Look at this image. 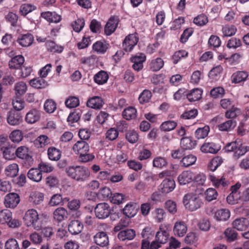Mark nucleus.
Masks as SVG:
<instances>
[{
    "instance_id": "nucleus-27",
    "label": "nucleus",
    "mask_w": 249,
    "mask_h": 249,
    "mask_svg": "<svg viewBox=\"0 0 249 249\" xmlns=\"http://www.w3.org/2000/svg\"><path fill=\"white\" fill-rule=\"evenodd\" d=\"M27 176L30 179L36 182L40 181L42 178L41 172L39 168L30 169L27 173Z\"/></svg>"
},
{
    "instance_id": "nucleus-21",
    "label": "nucleus",
    "mask_w": 249,
    "mask_h": 249,
    "mask_svg": "<svg viewBox=\"0 0 249 249\" xmlns=\"http://www.w3.org/2000/svg\"><path fill=\"white\" fill-rule=\"evenodd\" d=\"M109 78V75L105 71L101 70L95 74L93 79L95 83L98 85H103L106 83Z\"/></svg>"
},
{
    "instance_id": "nucleus-54",
    "label": "nucleus",
    "mask_w": 249,
    "mask_h": 249,
    "mask_svg": "<svg viewBox=\"0 0 249 249\" xmlns=\"http://www.w3.org/2000/svg\"><path fill=\"white\" fill-rule=\"evenodd\" d=\"M240 114V110L234 106H232V107L227 111L225 113V117L227 119H234L238 116Z\"/></svg>"
},
{
    "instance_id": "nucleus-19",
    "label": "nucleus",
    "mask_w": 249,
    "mask_h": 249,
    "mask_svg": "<svg viewBox=\"0 0 249 249\" xmlns=\"http://www.w3.org/2000/svg\"><path fill=\"white\" fill-rule=\"evenodd\" d=\"M93 52L99 54H104L108 49V44L105 41H98L92 45Z\"/></svg>"
},
{
    "instance_id": "nucleus-12",
    "label": "nucleus",
    "mask_w": 249,
    "mask_h": 249,
    "mask_svg": "<svg viewBox=\"0 0 249 249\" xmlns=\"http://www.w3.org/2000/svg\"><path fill=\"white\" fill-rule=\"evenodd\" d=\"M175 186L176 184L174 180L169 178L164 179L160 185L162 193L165 194L173 191Z\"/></svg>"
},
{
    "instance_id": "nucleus-57",
    "label": "nucleus",
    "mask_w": 249,
    "mask_h": 249,
    "mask_svg": "<svg viewBox=\"0 0 249 249\" xmlns=\"http://www.w3.org/2000/svg\"><path fill=\"white\" fill-rule=\"evenodd\" d=\"M12 105L16 110L19 111L24 107L25 103L20 97L16 96L13 100Z\"/></svg>"
},
{
    "instance_id": "nucleus-20",
    "label": "nucleus",
    "mask_w": 249,
    "mask_h": 249,
    "mask_svg": "<svg viewBox=\"0 0 249 249\" xmlns=\"http://www.w3.org/2000/svg\"><path fill=\"white\" fill-rule=\"evenodd\" d=\"M22 120L20 114L15 111L9 112L7 118L8 123L11 125H15L19 124Z\"/></svg>"
},
{
    "instance_id": "nucleus-32",
    "label": "nucleus",
    "mask_w": 249,
    "mask_h": 249,
    "mask_svg": "<svg viewBox=\"0 0 249 249\" xmlns=\"http://www.w3.org/2000/svg\"><path fill=\"white\" fill-rule=\"evenodd\" d=\"M19 167L18 164L14 163L8 165L4 170V173L6 176L14 178L18 174Z\"/></svg>"
},
{
    "instance_id": "nucleus-5",
    "label": "nucleus",
    "mask_w": 249,
    "mask_h": 249,
    "mask_svg": "<svg viewBox=\"0 0 249 249\" xmlns=\"http://www.w3.org/2000/svg\"><path fill=\"white\" fill-rule=\"evenodd\" d=\"M25 160L29 164L33 163V159L30 154L29 149L26 146H20L16 150V157Z\"/></svg>"
},
{
    "instance_id": "nucleus-41",
    "label": "nucleus",
    "mask_w": 249,
    "mask_h": 249,
    "mask_svg": "<svg viewBox=\"0 0 249 249\" xmlns=\"http://www.w3.org/2000/svg\"><path fill=\"white\" fill-rule=\"evenodd\" d=\"M30 85L36 89L44 88L47 86V82L43 78H35L30 80Z\"/></svg>"
},
{
    "instance_id": "nucleus-11",
    "label": "nucleus",
    "mask_w": 249,
    "mask_h": 249,
    "mask_svg": "<svg viewBox=\"0 0 249 249\" xmlns=\"http://www.w3.org/2000/svg\"><path fill=\"white\" fill-rule=\"evenodd\" d=\"M139 207L136 203L130 202L127 204L123 209V213L127 218H133L138 211Z\"/></svg>"
},
{
    "instance_id": "nucleus-2",
    "label": "nucleus",
    "mask_w": 249,
    "mask_h": 249,
    "mask_svg": "<svg viewBox=\"0 0 249 249\" xmlns=\"http://www.w3.org/2000/svg\"><path fill=\"white\" fill-rule=\"evenodd\" d=\"M183 204L186 209L194 211L200 208L203 204L201 199L196 194L189 193L183 197Z\"/></svg>"
},
{
    "instance_id": "nucleus-18",
    "label": "nucleus",
    "mask_w": 249,
    "mask_h": 249,
    "mask_svg": "<svg viewBox=\"0 0 249 249\" xmlns=\"http://www.w3.org/2000/svg\"><path fill=\"white\" fill-rule=\"evenodd\" d=\"M95 243L101 247H105L108 244V238L104 231L97 233L94 236Z\"/></svg>"
},
{
    "instance_id": "nucleus-26",
    "label": "nucleus",
    "mask_w": 249,
    "mask_h": 249,
    "mask_svg": "<svg viewBox=\"0 0 249 249\" xmlns=\"http://www.w3.org/2000/svg\"><path fill=\"white\" fill-rule=\"evenodd\" d=\"M83 228V224L78 220H72L69 225V231L73 234L79 233Z\"/></svg>"
},
{
    "instance_id": "nucleus-42",
    "label": "nucleus",
    "mask_w": 249,
    "mask_h": 249,
    "mask_svg": "<svg viewBox=\"0 0 249 249\" xmlns=\"http://www.w3.org/2000/svg\"><path fill=\"white\" fill-rule=\"evenodd\" d=\"M164 65L163 60L160 57L152 60L150 63V68L153 71H158Z\"/></svg>"
},
{
    "instance_id": "nucleus-22",
    "label": "nucleus",
    "mask_w": 249,
    "mask_h": 249,
    "mask_svg": "<svg viewBox=\"0 0 249 249\" xmlns=\"http://www.w3.org/2000/svg\"><path fill=\"white\" fill-rule=\"evenodd\" d=\"M173 231L175 235L182 237L186 233L187 227L183 221L177 222L174 227Z\"/></svg>"
},
{
    "instance_id": "nucleus-6",
    "label": "nucleus",
    "mask_w": 249,
    "mask_h": 249,
    "mask_svg": "<svg viewBox=\"0 0 249 249\" xmlns=\"http://www.w3.org/2000/svg\"><path fill=\"white\" fill-rule=\"evenodd\" d=\"M20 201L18 195L11 193L7 194L4 198V204L6 207L15 208Z\"/></svg>"
},
{
    "instance_id": "nucleus-15",
    "label": "nucleus",
    "mask_w": 249,
    "mask_h": 249,
    "mask_svg": "<svg viewBox=\"0 0 249 249\" xmlns=\"http://www.w3.org/2000/svg\"><path fill=\"white\" fill-rule=\"evenodd\" d=\"M209 179L212 183V185L217 188L221 186L225 187L228 185V182L226 181L225 178L224 177L219 178L212 174L209 175Z\"/></svg>"
},
{
    "instance_id": "nucleus-14",
    "label": "nucleus",
    "mask_w": 249,
    "mask_h": 249,
    "mask_svg": "<svg viewBox=\"0 0 249 249\" xmlns=\"http://www.w3.org/2000/svg\"><path fill=\"white\" fill-rule=\"evenodd\" d=\"M34 41L33 35L27 33L21 35L18 39V43L23 47H27L31 46Z\"/></svg>"
},
{
    "instance_id": "nucleus-25",
    "label": "nucleus",
    "mask_w": 249,
    "mask_h": 249,
    "mask_svg": "<svg viewBox=\"0 0 249 249\" xmlns=\"http://www.w3.org/2000/svg\"><path fill=\"white\" fill-rule=\"evenodd\" d=\"M234 228L239 231L246 230L249 226V221L248 219H235L232 222Z\"/></svg>"
},
{
    "instance_id": "nucleus-30",
    "label": "nucleus",
    "mask_w": 249,
    "mask_h": 249,
    "mask_svg": "<svg viewBox=\"0 0 249 249\" xmlns=\"http://www.w3.org/2000/svg\"><path fill=\"white\" fill-rule=\"evenodd\" d=\"M103 105L102 98L100 96H94L89 99L87 102V106L94 109H100Z\"/></svg>"
},
{
    "instance_id": "nucleus-13",
    "label": "nucleus",
    "mask_w": 249,
    "mask_h": 249,
    "mask_svg": "<svg viewBox=\"0 0 249 249\" xmlns=\"http://www.w3.org/2000/svg\"><path fill=\"white\" fill-rule=\"evenodd\" d=\"M194 174L191 171H184L178 176V179L180 185H185L193 181Z\"/></svg>"
},
{
    "instance_id": "nucleus-55",
    "label": "nucleus",
    "mask_w": 249,
    "mask_h": 249,
    "mask_svg": "<svg viewBox=\"0 0 249 249\" xmlns=\"http://www.w3.org/2000/svg\"><path fill=\"white\" fill-rule=\"evenodd\" d=\"M125 138L130 143H134L137 142L139 135L135 130H129L126 133Z\"/></svg>"
},
{
    "instance_id": "nucleus-10",
    "label": "nucleus",
    "mask_w": 249,
    "mask_h": 249,
    "mask_svg": "<svg viewBox=\"0 0 249 249\" xmlns=\"http://www.w3.org/2000/svg\"><path fill=\"white\" fill-rule=\"evenodd\" d=\"M249 73L246 71H238L232 73L231 76V81L233 84L244 83L249 77Z\"/></svg>"
},
{
    "instance_id": "nucleus-58",
    "label": "nucleus",
    "mask_w": 249,
    "mask_h": 249,
    "mask_svg": "<svg viewBox=\"0 0 249 249\" xmlns=\"http://www.w3.org/2000/svg\"><path fill=\"white\" fill-rule=\"evenodd\" d=\"M193 22L197 26H202L208 23V19L205 15L202 14L195 18Z\"/></svg>"
},
{
    "instance_id": "nucleus-24",
    "label": "nucleus",
    "mask_w": 249,
    "mask_h": 249,
    "mask_svg": "<svg viewBox=\"0 0 249 249\" xmlns=\"http://www.w3.org/2000/svg\"><path fill=\"white\" fill-rule=\"evenodd\" d=\"M135 236V231L132 229L121 231L118 234V237L121 241L132 240Z\"/></svg>"
},
{
    "instance_id": "nucleus-46",
    "label": "nucleus",
    "mask_w": 249,
    "mask_h": 249,
    "mask_svg": "<svg viewBox=\"0 0 249 249\" xmlns=\"http://www.w3.org/2000/svg\"><path fill=\"white\" fill-rule=\"evenodd\" d=\"M177 126V123L174 121H167L163 122L160 126L161 130L164 132H168L174 129Z\"/></svg>"
},
{
    "instance_id": "nucleus-60",
    "label": "nucleus",
    "mask_w": 249,
    "mask_h": 249,
    "mask_svg": "<svg viewBox=\"0 0 249 249\" xmlns=\"http://www.w3.org/2000/svg\"><path fill=\"white\" fill-rule=\"evenodd\" d=\"M169 237L168 233L164 231H158L156 235V241L160 244H164L168 240Z\"/></svg>"
},
{
    "instance_id": "nucleus-3",
    "label": "nucleus",
    "mask_w": 249,
    "mask_h": 249,
    "mask_svg": "<svg viewBox=\"0 0 249 249\" xmlns=\"http://www.w3.org/2000/svg\"><path fill=\"white\" fill-rule=\"evenodd\" d=\"M139 41V37L136 34H129L127 36L123 42V47L126 52H130L137 45Z\"/></svg>"
},
{
    "instance_id": "nucleus-43",
    "label": "nucleus",
    "mask_w": 249,
    "mask_h": 249,
    "mask_svg": "<svg viewBox=\"0 0 249 249\" xmlns=\"http://www.w3.org/2000/svg\"><path fill=\"white\" fill-rule=\"evenodd\" d=\"M210 132V127L208 125H205L202 127L198 128L195 131V135L197 139H204Z\"/></svg>"
},
{
    "instance_id": "nucleus-9",
    "label": "nucleus",
    "mask_w": 249,
    "mask_h": 249,
    "mask_svg": "<svg viewBox=\"0 0 249 249\" xmlns=\"http://www.w3.org/2000/svg\"><path fill=\"white\" fill-rule=\"evenodd\" d=\"M207 213L214 218H230L231 216V212L228 209L214 210L210 208L207 210Z\"/></svg>"
},
{
    "instance_id": "nucleus-51",
    "label": "nucleus",
    "mask_w": 249,
    "mask_h": 249,
    "mask_svg": "<svg viewBox=\"0 0 249 249\" xmlns=\"http://www.w3.org/2000/svg\"><path fill=\"white\" fill-rule=\"evenodd\" d=\"M196 160V157L193 155L190 154L184 157L181 160V162L184 167H187L194 164Z\"/></svg>"
},
{
    "instance_id": "nucleus-1",
    "label": "nucleus",
    "mask_w": 249,
    "mask_h": 249,
    "mask_svg": "<svg viewBox=\"0 0 249 249\" xmlns=\"http://www.w3.org/2000/svg\"><path fill=\"white\" fill-rule=\"evenodd\" d=\"M67 175L78 182H84L87 180L90 175L89 169L84 166H69L66 167Z\"/></svg>"
},
{
    "instance_id": "nucleus-61",
    "label": "nucleus",
    "mask_w": 249,
    "mask_h": 249,
    "mask_svg": "<svg viewBox=\"0 0 249 249\" xmlns=\"http://www.w3.org/2000/svg\"><path fill=\"white\" fill-rule=\"evenodd\" d=\"M217 195L218 193L215 189L209 188L205 192V199L208 201H211L216 199Z\"/></svg>"
},
{
    "instance_id": "nucleus-59",
    "label": "nucleus",
    "mask_w": 249,
    "mask_h": 249,
    "mask_svg": "<svg viewBox=\"0 0 249 249\" xmlns=\"http://www.w3.org/2000/svg\"><path fill=\"white\" fill-rule=\"evenodd\" d=\"M80 62L89 66H93L97 61V57L95 55H91L88 57H83L80 59Z\"/></svg>"
},
{
    "instance_id": "nucleus-44",
    "label": "nucleus",
    "mask_w": 249,
    "mask_h": 249,
    "mask_svg": "<svg viewBox=\"0 0 249 249\" xmlns=\"http://www.w3.org/2000/svg\"><path fill=\"white\" fill-rule=\"evenodd\" d=\"M222 71V67L221 65H217L210 71L209 77L213 80H217L219 79Z\"/></svg>"
},
{
    "instance_id": "nucleus-62",
    "label": "nucleus",
    "mask_w": 249,
    "mask_h": 249,
    "mask_svg": "<svg viewBox=\"0 0 249 249\" xmlns=\"http://www.w3.org/2000/svg\"><path fill=\"white\" fill-rule=\"evenodd\" d=\"M225 236L228 241L232 242L237 238L238 233L234 230L231 228H227L224 232Z\"/></svg>"
},
{
    "instance_id": "nucleus-16",
    "label": "nucleus",
    "mask_w": 249,
    "mask_h": 249,
    "mask_svg": "<svg viewBox=\"0 0 249 249\" xmlns=\"http://www.w3.org/2000/svg\"><path fill=\"white\" fill-rule=\"evenodd\" d=\"M118 24V20L115 17H111L105 27V33L107 36L111 35L116 30Z\"/></svg>"
},
{
    "instance_id": "nucleus-45",
    "label": "nucleus",
    "mask_w": 249,
    "mask_h": 249,
    "mask_svg": "<svg viewBox=\"0 0 249 249\" xmlns=\"http://www.w3.org/2000/svg\"><path fill=\"white\" fill-rule=\"evenodd\" d=\"M45 45L47 50L53 53H60L64 50L62 46L57 45L53 41H47Z\"/></svg>"
},
{
    "instance_id": "nucleus-34",
    "label": "nucleus",
    "mask_w": 249,
    "mask_h": 249,
    "mask_svg": "<svg viewBox=\"0 0 249 249\" xmlns=\"http://www.w3.org/2000/svg\"><path fill=\"white\" fill-rule=\"evenodd\" d=\"M25 223L28 227H32L37 231L40 230L42 227V221L41 219H24Z\"/></svg>"
},
{
    "instance_id": "nucleus-49",
    "label": "nucleus",
    "mask_w": 249,
    "mask_h": 249,
    "mask_svg": "<svg viewBox=\"0 0 249 249\" xmlns=\"http://www.w3.org/2000/svg\"><path fill=\"white\" fill-rule=\"evenodd\" d=\"M10 140L14 143L19 142L23 139V134L19 130H13L9 135Z\"/></svg>"
},
{
    "instance_id": "nucleus-7",
    "label": "nucleus",
    "mask_w": 249,
    "mask_h": 249,
    "mask_svg": "<svg viewBox=\"0 0 249 249\" xmlns=\"http://www.w3.org/2000/svg\"><path fill=\"white\" fill-rule=\"evenodd\" d=\"M220 148L221 147L219 144L206 141L201 146L200 150L205 153L216 154L220 150Z\"/></svg>"
},
{
    "instance_id": "nucleus-17",
    "label": "nucleus",
    "mask_w": 249,
    "mask_h": 249,
    "mask_svg": "<svg viewBox=\"0 0 249 249\" xmlns=\"http://www.w3.org/2000/svg\"><path fill=\"white\" fill-rule=\"evenodd\" d=\"M40 115L41 113L39 110L32 109L26 114L25 120L29 124H34L39 120Z\"/></svg>"
},
{
    "instance_id": "nucleus-53",
    "label": "nucleus",
    "mask_w": 249,
    "mask_h": 249,
    "mask_svg": "<svg viewBox=\"0 0 249 249\" xmlns=\"http://www.w3.org/2000/svg\"><path fill=\"white\" fill-rule=\"evenodd\" d=\"M188 56V52L185 50H181L176 52L172 56L173 62L176 64L182 58Z\"/></svg>"
},
{
    "instance_id": "nucleus-36",
    "label": "nucleus",
    "mask_w": 249,
    "mask_h": 249,
    "mask_svg": "<svg viewBox=\"0 0 249 249\" xmlns=\"http://www.w3.org/2000/svg\"><path fill=\"white\" fill-rule=\"evenodd\" d=\"M50 142V139L45 135L38 136L35 141L34 144L37 148H43Z\"/></svg>"
},
{
    "instance_id": "nucleus-64",
    "label": "nucleus",
    "mask_w": 249,
    "mask_h": 249,
    "mask_svg": "<svg viewBox=\"0 0 249 249\" xmlns=\"http://www.w3.org/2000/svg\"><path fill=\"white\" fill-rule=\"evenodd\" d=\"M210 94L214 98L222 97L225 94V89L222 87L214 88L211 89Z\"/></svg>"
},
{
    "instance_id": "nucleus-38",
    "label": "nucleus",
    "mask_w": 249,
    "mask_h": 249,
    "mask_svg": "<svg viewBox=\"0 0 249 249\" xmlns=\"http://www.w3.org/2000/svg\"><path fill=\"white\" fill-rule=\"evenodd\" d=\"M137 110L135 108L129 107L123 111V117L127 120H130L136 118L137 116Z\"/></svg>"
},
{
    "instance_id": "nucleus-37",
    "label": "nucleus",
    "mask_w": 249,
    "mask_h": 249,
    "mask_svg": "<svg viewBox=\"0 0 249 249\" xmlns=\"http://www.w3.org/2000/svg\"><path fill=\"white\" fill-rule=\"evenodd\" d=\"M14 90L16 96H21L27 91V85L23 82H18L15 85Z\"/></svg>"
},
{
    "instance_id": "nucleus-31",
    "label": "nucleus",
    "mask_w": 249,
    "mask_h": 249,
    "mask_svg": "<svg viewBox=\"0 0 249 249\" xmlns=\"http://www.w3.org/2000/svg\"><path fill=\"white\" fill-rule=\"evenodd\" d=\"M44 194L39 192H33L30 194L29 200L34 205H38L43 202Z\"/></svg>"
},
{
    "instance_id": "nucleus-47",
    "label": "nucleus",
    "mask_w": 249,
    "mask_h": 249,
    "mask_svg": "<svg viewBox=\"0 0 249 249\" xmlns=\"http://www.w3.org/2000/svg\"><path fill=\"white\" fill-rule=\"evenodd\" d=\"M236 31V27L233 25L227 24L222 27V32L224 36H232L235 34Z\"/></svg>"
},
{
    "instance_id": "nucleus-8",
    "label": "nucleus",
    "mask_w": 249,
    "mask_h": 249,
    "mask_svg": "<svg viewBox=\"0 0 249 249\" xmlns=\"http://www.w3.org/2000/svg\"><path fill=\"white\" fill-rule=\"evenodd\" d=\"M72 150L75 154L80 156L84 153L89 152V145L85 141H78L73 144Z\"/></svg>"
},
{
    "instance_id": "nucleus-23",
    "label": "nucleus",
    "mask_w": 249,
    "mask_h": 249,
    "mask_svg": "<svg viewBox=\"0 0 249 249\" xmlns=\"http://www.w3.org/2000/svg\"><path fill=\"white\" fill-rule=\"evenodd\" d=\"M41 17L50 22L57 23L61 19L60 15L55 12H45L41 13Z\"/></svg>"
},
{
    "instance_id": "nucleus-33",
    "label": "nucleus",
    "mask_w": 249,
    "mask_h": 249,
    "mask_svg": "<svg viewBox=\"0 0 249 249\" xmlns=\"http://www.w3.org/2000/svg\"><path fill=\"white\" fill-rule=\"evenodd\" d=\"M202 92V90L196 88L190 90V92L186 94V95L188 99L190 102H195L201 99Z\"/></svg>"
},
{
    "instance_id": "nucleus-52",
    "label": "nucleus",
    "mask_w": 249,
    "mask_h": 249,
    "mask_svg": "<svg viewBox=\"0 0 249 249\" xmlns=\"http://www.w3.org/2000/svg\"><path fill=\"white\" fill-rule=\"evenodd\" d=\"M85 25V20L83 18H79L76 19L71 24L73 30L77 32H80L84 28Z\"/></svg>"
},
{
    "instance_id": "nucleus-50",
    "label": "nucleus",
    "mask_w": 249,
    "mask_h": 249,
    "mask_svg": "<svg viewBox=\"0 0 249 249\" xmlns=\"http://www.w3.org/2000/svg\"><path fill=\"white\" fill-rule=\"evenodd\" d=\"M4 158L8 160L16 159V150L12 147H5L3 150Z\"/></svg>"
},
{
    "instance_id": "nucleus-35",
    "label": "nucleus",
    "mask_w": 249,
    "mask_h": 249,
    "mask_svg": "<svg viewBox=\"0 0 249 249\" xmlns=\"http://www.w3.org/2000/svg\"><path fill=\"white\" fill-rule=\"evenodd\" d=\"M196 144V141L189 137H184L180 140L181 147L184 150L192 149L195 147Z\"/></svg>"
},
{
    "instance_id": "nucleus-29",
    "label": "nucleus",
    "mask_w": 249,
    "mask_h": 249,
    "mask_svg": "<svg viewBox=\"0 0 249 249\" xmlns=\"http://www.w3.org/2000/svg\"><path fill=\"white\" fill-rule=\"evenodd\" d=\"M24 62V58L22 55H16L9 61V66L11 69H18L21 67Z\"/></svg>"
},
{
    "instance_id": "nucleus-40",
    "label": "nucleus",
    "mask_w": 249,
    "mask_h": 249,
    "mask_svg": "<svg viewBox=\"0 0 249 249\" xmlns=\"http://www.w3.org/2000/svg\"><path fill=\"white\" fill-rule=\"evenodd\" d=\"M36 9V7L33 4L30 3H23L22 4L19 8L20 14L25 16L29 13L33 12Z\"/></svg>"
},
{
    "instance_id": "nucleus-48",
    "label": "nucleus",
    "mask_w": 249,
    "mask_h": 249,
    "mask_svg": "<svg viewBox=\"0 0 249 249\" xmlns=\"http://www.w3.org/2000/svg\"><path fill=\"white\" fill-rule=\"evenodd\" d=\"M65 104L68 108H74L79 105V99L76 96H70L66 100Z\"/></svg>"
},
{
    "instance_id": "nucleus-56",
    "label": "nucleus",
    "mask_w": 249,
    "mask_h": 249,
    "mask_svg": "<svg viewBox=\"0 0 249 249\" xmlns=\"http://www.w3.org/2000/svg\"><path fill=\"white\" fill-rule=\"evenodd\" d=\"M44 108L48 113H53L56 109L55 103L52 100H47L44 104Z\"/></svg>"
},
{
    "instance_id": "nucleus-4",
    "label": "nucleus",
    "mask_w": 249,
    "mask_h": 249,
    "mask_svg": "<svg viewBox=\"0 0 249 249\" xmlns=\"http://www.w3.org/2000/svg\"><path fill=\"white\" fill-rule=\"evenodd\" d=\"M94 212L96 218H107L111 213L109 205L107 203H101L97 204Z\"/></svg>"
},
{
    "instance_id": "nucleus-28",
    "label": "nucleus",
    "mask_w": 249,
    "mask_h": 249,
    "mask_svg": "<svg viewBox=\"0 0 249 249\" xmlns=\"http://www.w3.org/2000/svg\"><path fill=\"white\" fill-rule=\"evenodd\" d=\"M236 122L233 120H229L221 123L217 125V128L221 131L229 132L234 128Z\"/></svg>"
},
{
    "instance_id": "nucleus-63",
    "label": "nucleus",
    "mask_w": 249,
    "mask_h": 249,
    "mask_svg": "<svg viewBox=\"0 0 249 249\" xmlns=\"http://www.w3.org/2000/svg\"><path fill=\"white\" fill-rule=\"evenodd\" d=\"M151 92L147 89L144 90L140 95L139 100L140 103L144 104L148 102L151 98Z\"/></svg>"
},
{
    "instance_id": "nucleus-39",
    "label": "nucleus",
    "mask_w": 249,
    "mask_h": 249,
    "mask_svg": "<svg viewBox=\"0 0 249 249\" xmlns=\"http://www.w3.org/2000/svg\"><path fill=\"white\" fill-rule=\"evenodd\" d=\"M49 159L51 160L57 161L61 158L60 151L54 147L48 148L47 151Z\"/></svg>"
}]
</instances>
